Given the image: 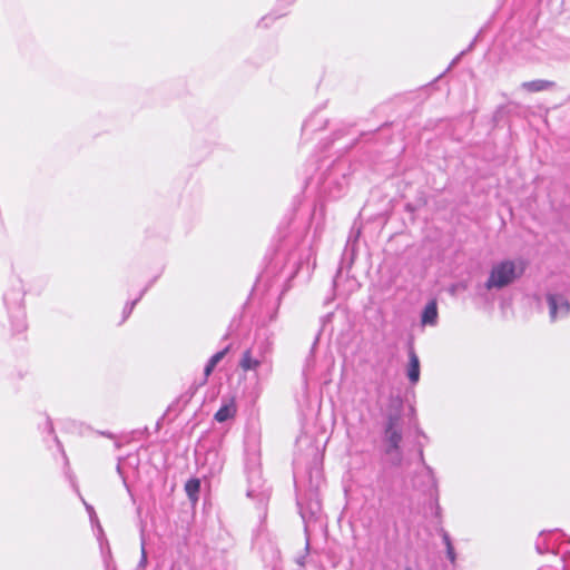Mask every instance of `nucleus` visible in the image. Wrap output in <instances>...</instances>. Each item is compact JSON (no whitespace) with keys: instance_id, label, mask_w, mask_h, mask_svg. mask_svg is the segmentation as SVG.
Here are the masks:
<instances>
[{"instance_id":"obj_15","label":"nucleus","mask_w":570,"mask_h":570,"mask_svg":"<svg viewBox=\"0 0 570 570\" xmlns=\"http://www.w3.org/2000/svg\"><path fill=\"white\" fill-rule=\"evenodd\" d=\"M137 303V299L134 301L130 305H127L126 308H125V313L126 315H129L135 306V304Z\"/></svg>"},{"instance_id":"obj_8","label":"nucleus","mask_w":570,"mask_h":570,"mask_svg":"<svg viewBox=\"0 0 570 570\" xmlns=\"http://www.w3.org/2000/svg\"><path fill=\"white\" fill-rule=\"evenodd\" d=\"M438 321V307L434 301L429 302L422 313L423 325H435Z\"/></svg>"},{"instance_id":"obj_13","label":"nucleus","mask_w":570,"mask_h":570,"mask_svg":"<svg viewBox=\"0 0 570 570\" xmlns=\"http://www.w3.org/2000/svg\"><path fill=\"white\" fill-rule=\"evenodd\" d=\"M546 534H547L546 532H541V533H540V537H539V539H538V541H537V550L539 551V553H542V552H543V549H542V542H541V541H543V539H544Z\"/></svg>"},{"instance_id":"obj_2","label":"nucleus","mask_w":570,"mask_h":570,"mask_svg":"<svg viewBox=\"0 0 570 570\" xmlns=\"http://www.w3.org/2000/svg\"><path fill=\"white\" fill-rule=\"evenodd\" d=\"M523 271L522 263L514 261L508 259L495 263L490 271L484 286L488 291L504 288L518 279L523 274Z\"/></svg>"},{"instance_id":"obj_4","label":"nucleus","mask_w":570,"mask_h":570,"mask_svg":"<svg viewBox=\"0 0 570 570\" xmlns=\"http://www.w3.org/2000/svg\"><path fill=\"white\" fill-rule=\"evenodd\" d=\"M546 302L551 322L566 318L570 314V303L566 295L558 292H548L546 294Z\"/></svg>"},{"instance_id":"obj_17","label":"nucleus","mask_w":570,"mask_h":570,"mask_svg":"<svg viewBox=\"0 0 570 570\" xmlns=\"http://www.w3.org/2000/svg\"><path fill=\"white\" fill-rule=\"evenodd\" d=\"M566 568H567V564H563L561 570H566ZM539 570H551V568L546 566V567L540 568Z\"/></svg>"},{"instance_id":"obj_14","label":"nucleus","mask_w":570,"mask_h":570,"mask_svg":"<svg viewBox=\"0 0 570 570\" xmlns=\"http://www.w3.org/2000/svg\"><path fill=\"white\" fill-rule=\"evenodd\" d=\"M442 540L443 543L445 544V548L452 546L451 538L446 532H443Z\"/></svg>"},{"instance_id":"obj_1","label":"nucleus","mask_w":570,"mask_h":570,"mask_svg":"<svg viewBox=\"0 0 570 570\" xmlns=\"http://www.w3.org/2000/svg\"><path fill=\"white\" fill-rule=\"evenodd\" d=\"M402 415L401 409H394L386 415L384 428L385 453L393 465H400L403 460L401 442L402 435Z\"/></svg>"},{"instance_id":"obj_7","label":"nucleus","mask_w":570,"mask_h":570,"mask_svg":"<svg viewBox=\"0 0 570 570\" xmlns=\"http://www.w3.org/2000/svg\"><path fill=\"white\" fill-rule=\"evenodd\" d=\"M552 87H553L552 81L542 80V79L525 81V82L521 83V88L529 92L544 91Z\"/></svg>"},{"instance_id":"obj_11","label":"nucleus","mask_w":570,"mask_h":570,"mask_svg":"<svg viewBox=\"0 0 570 570\" xmlns=\"http://www.w3.org/2000/svg\"><path fill=\"white\" fill-rule=\"evenodd\" d=\"M140 550H141V557L138 562L137 569L144 570L147 567V562H148L144 535H141V549Z\"/></svg>"},{"instance_id":"obj_6","label":"nucleus","mask_w":570,"mask_h":570,"mask_svg":"<svg viewBox=\"0 0 570 570\" xmlns=\"http://www.w3.org/2000/svg\"><path fill=\"white\" fill-rule=\"evenodd\" d=\"M407 377L413 384L420 379V361L412 348L409 351Z\"/></svg>"},{"instance_id":"obj_12","label":"nucleus","mask_w":570,"mask_h":570,"mask_svg":"<svg viewBox=\"0 0 570 570\" xmlns=\"http://www.w3.org/2000/svg\"><path fill=\"white\" fill-rule=\"evenodd\" d=\"M446 556L451 562L455 561V552L453 546L446 547Z\"/></svg>"},{"instance_id":"obj_10","label":"nucleus","mask_w":570,"mask_h":570,"mask_svg":"<svg viewBox=\"0 0 570 570\" xmlns=\"http://www.w3.org/2000/svg\"><path fill=\"white\" fill-rule=\"evenodd\" d=\"M199 488L200 482L197 479L189 480L185 485V490L191 500H196V495L199 491Z\"/></svg>"},{"instance_id":"obj_9","label":"nucleus","mask_w":570,"mask_h":570,"mask_svg":"<svg viewBox=\"0 0 570 570\" xmlns=\"http://www.w3.org/2000/svg\"><path fill=\"white\" fill-rule=\"evenodd\" d=\"M226 354V350L224 351H219L217 353H215L207 362L206 366H205V376H209L212 374V372L214 371V368L216 367V365L224 358Z\"/></svg>"},{"instance_id":"obj_16","label":"nucleus","mask_w":570,"mask_h":570,"mask_svg":"<svg viewBox=\"0 0 570 570\" xmlns=\"http://www.w3.org/2000/svg\"><path fill=\"white\" fill-rule=\"evenodd\" d=\"M86 508H87V511H88V512H89V514H90V518H91V519H94V517H96V515H95V512H94L92 507H90V505L86 504Z\"/></svg>"},{"instance_id":"obj_5","label":"nucleus","mask_w":570,"mask_h":570,"mask_svg":"<svg viewBox=\"0 0 570 570\" xmlns=\"http://www.w3.org/2000/svg\"><path fill=\"white\" fill-rule=\"evenodd\" d=\"M236 414V403L233 399L224 400L222 406L215 414V420L219 423L233 419Z\"/></svg>"},{"instance_id":"obj_3","label":"nucleus","mask_w":570,"mask_h":570,"mask_svg":"<svg viewBox=\"0 0 570 570\" xmlns=\"http://www.w3.org/2000/svg\"><path fill=\"white\" fill-rule=\"evenodd\" d=\"M239 367L245 371H253L257 375L259 368H265L266 372L272 371V361L269 356V347L266 344H259L247 348L243 354L238 363Z\"/></svg>"},{"instance_id":"obj_18","label":"nucleus","mask_w":570,"mask_h":570,"mask_svg":"<svg viewBox=\"0 0 570 570\" xmlns=\"http://www.w3.org/2000/svg\"><path fill=\"white\" fill-rule=\"evenodd\" d=\"M462 55H464V51H461V53H460V55H459V56L453 60V62H452V63H455V62L460 59V57H461Z\"/></svg>"}]
</instances>
